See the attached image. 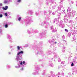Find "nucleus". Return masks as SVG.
<instances>
[{"label": "nucleus", "mask_w": 77, "mask_h": 77, "mask_svg": "<svg viewBox=\"0 0 77 77\" xmlns=\"http://www.w3.org/2000/svg\"><path fill=\"white\" fill-rule=\"evenodd\" d=\"M5 7H3V9L6 11V10H7V9L8 8V6H6L5 7Z\"/></svg>", "instance_id": "f257e3e1"}, {"label": "nucleus", "mask_w": 77, "mask_h": 77, "mask_svg": "<svg viewBox=\"0 0 77 77\" xmlns=\"http://www.w3.org/2000/svg\"><path fill=\"white\" fill-rule=\"evenodd\" d=\"M17 48L18 50H20V48L19 46H17Z\"/></svg>", "instance_id": "39448f33"}, {"label": "nucleus", "mask_w": 77, "mask_h": 77, "mask_svg": "<svg viewBox=\"0 0 77 77\" xmlns=\"http://www.w3.org/2000/svg\"><path fill=\"white\" fill-rule=\"evenodd\" d=\"M3 17L2 14H0V18H2Z\"/></svg>", "instance_id": "6e6552de"}, {"label": "nucleus", "mask_w": 77, "mask_h": 77, "mask_svg": "<svg viewBox=\"0 0 77 77\" xmlns=\"http://www.w3.org/2000/svg\"><path fill=\"white\" fill-rule=\"evenodd\" d=\"M8 27V25L7 24H6L5 25V28H7V27Z\"/></svg>", "instance_id": "20e7f679"}, {"label": "nucleus", "mask_w": 77, "mask_h": 77, "mask_svg": "<svg viewBox=\"0 0 77 77\" xmlns=\"http://www.w3.org/2000/svg\"><path fill=\"white\" fill-rule=\"evenodd\" d=\"M21 53L22 54H23V51H21L20 52H19L17 54V55H19V54H20Z\"/></svg>", "instance_id": "f03ea898"}, {"label": "nucleus", "mask_w": 77, "mask_h": 77, "mask_svg": "<svg viewBox=\"0 0 77 77\" xmlns=\"http://www.w3.org/2000/svg\"><path fill=\"white\" fill-rule=\"evenodd\" d=\"M2 6V3L0 4V6Z\"/></svg>", "instance_id": "4468645a"}, {"label": "nucleus", "mask_w": 77, "mask_h": 77, "mask_svg": "<svg viewBox=\"0 0 77 77\" xmlns=\"http://www.w3.org/2000/svg\"><path fill=\"white\" fill-rule=\"evenodd\" d=\"M23 68H21V69H20V70L21 71H23Z\"/></svg>", "instance_id": "9b49d317"}, {"label": "nucleus", "mask_w": 77, "mask_h": 77, "mask_svg": "<svg viewBox=\"0 0 77 77\" xmlns=\"http://www.w3.org/2000/svg\"><path fill=\"white\" fill-rule=\"evenodd\" d=\"M21 0H18L17 1V2H21Z\"/></svg>", "instance_id": "1a4fd4ad"}, {"label": "nucleus", "mask_w": 77, "mask_h": 77, "mask_svg": "<svg viewBox=\"0 0 77 77\" xmlns=\"http://www.w3.org/2000/svg\"><path fill=\"white\" fill-rule=\"evenodd\" d=\"M65 31H66L67 32H68V29H65Z\"/></svg>", "instance_id": "9d476101"}, {"label": "nucleus", "mask_w": 77, "mask_h": 77, "mask_svg": "<svg viewBox=\"0 0 77 77\" xmlns=\"http://www.w3.org/2000/svg\"><path fill=\"white\" fill-rule=\"evenodd\" d=\"M23 64H24V63H25V61H23Z\"/></svg>", "instance_id": "ddd939ff"}, {"label": "nucleus", "mask_w": 77, "mask_h": 77, "mask_svg": "<svg viewBox=\"0 0 77 77\" xmlns=\"http://www.w3.org/2000/svg\"><path fill=\"white\" fill-rule=\"evenodd\" d=\"M5 16H8V14H7V13H5Z\"/></svg>", "instance_id": "0eeeda50"}, {"label": "nucleus", "mask_w": 77, "mask_h": 77, "mask_svg": "<svg viewBox=\"0 0 77 77\" xmlns=\"http://www.w3.org/2000/svg\"><path fill=\"white\" fill-rule=\"evenodd\" d=\"M55 44H57V42H55Z\"/></svg>", "instance_id": "dca6fc26"}, {"label": "nucleus", "mask_w": 77, "mask_h": 77, "mask_svg": "<svg viewBox=\"0 0 77 77\" xmlns=\"http://www.w3.org/2000/svg\"><path fill=\"white\" fill-rule=\"evenodd\" d=\"M18 20L19 21H21V17H20L18 18Z\"/></svg>", "instance_id": "7ed1b4c3"}, {"label": "nucleus", "mask_w": 77, "mask_h": 77, "mask_svg": "<svg viewBox=\"0 0 77 77\" xmlns=\"http://www.w3.org/2000/svg\"><path fill=\"white\" fill-rule=\"evenodd\" d=\"M4 3H6V1H5L4 2Z\"/></svg>", "instance_id": "2eb2a0df"}, {"label": "nucleus", "mask_w": 77, "mask_h": 77, "mask_svg": "<svg viewBox=\"0 0 77 77\" xmlns=\"http://www.w3.org/2000/svg\"><path fill=\"white\" fill-rule=\"evenodd\" d=\"M20 65H23V62H21L20 63Z\"/></svg>", "instance_id": "f8f14e48"}, {"label": "nucleus", "mask_w": 77, "mask_h": 77, "mask_svg": "<svg viewBox=\"0 0 77 77\" xmlns=\"http://www.w3.org/2000/svg\"><path fill=\"white\" fill-rule=\"evenodd\" d=\"M71 66H74V63H72V64L71 65Z\"/></svg>", "instance_id": "423d86ee"}]
</instances>
